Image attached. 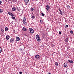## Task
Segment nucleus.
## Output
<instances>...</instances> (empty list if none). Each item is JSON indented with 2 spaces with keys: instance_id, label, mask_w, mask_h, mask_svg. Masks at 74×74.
<instances>
[{
  "instance_id": "24",
  "label": "nucleus",
  "mask_w": 74,
  "mask_h": 74,
  "mask_svg": "<svg viewBox=\"0 0 74 74\" xmlns=\"http://www.w3.org/2000/svg\"><path fill=\"white\" fill-rule=\"evenodd\" d=\"M3 12V10L2 9H0V13H1Z\"/></svg>"
},
{
  "instance_id": "9",
  "label": "nucleus",
  "mask_w": 74,
  "mask_h": 74,
  "mask_svg": "<svg viewBox=\"0 0 74 74\" xmlns=\"http://www.w3.org/2000/svg\"><path fill=\"white\" fill-rule=\"evenodd\" d=\"M59 11H60V12L59 13L60 14V15H62L63 14V12L60 9H59Z\"/></svg>"
},
{
  "instance_id": "1",
  "label": "nucleus",
  "mask_w": 74,
  "mask_h": 74,
  "mask_svg": "<svg viewBox=\"0 0 74 74\" xmlns=\"http://www.w3.org/2000/svg\"><path fill=\"white\" fill-rule=\"evenodd\" d=\"M36 37L38 41H41L40 38L39 37V35H38V34H37L36 36Z\"/></svg>"
},
{
  "instance_id": "17",
  "label": "nucleus",
  "mask_w": 74,
  "mask_h": 74,
  "mask_svg": "<svg viewBox=\"0 0 74 74\" xmlns=\"http://www.w3.org/2000/svg\"><path fill=\"white\" fill-rule=\"evenodd\" d=\"M69 40V39H68V38H66L65 39V41L66 42H68V41Z\"/></svg>"
},
{
  "instance_id": "3",
  "label": "nucleus",
  "mask_w": 74,
  "mask_h": 74,
  "mask_svg": "<svg viewBox=\"0 0 74 74\" xmlns=\"http://www.w3.org/2000/svg\"><path fill=\"white\" fill-rule=\"evenodd\" d=\"M23 21V23H24V24H25V23H26L27 22L26 18V17H24V18Z\"/></svg>"
},
{
  "instance_id": "18",
  "label": "nucleus",
  "mask_w": 74,
  "mask_h": 74,
  "mask_svg": "<svg viewBox=\"0 0 74 74\" xmlns=\"http://www.w3.org/2000/svg\"><path fill=\"white\" fill-rule=\"evenodd\" d=\"M5 30L6 31V32H7V31H8V28L6 27L5 28Z\"/></svg>"
},
{
  "instance_id": "35",
  "label": "nucleus",
  "mask_w": 74,
  "mask_h": 74,
  "mask_svg": "<svg viewBox=\"0 0 74 74\" xmlns=\"http://www.w3.org/2000/svg\"><path fill=\"white\" fill-rule=\"evenodd\" d=\"M48 74H51V73H48Z\"/></svg>"
},
{
  "instance_id": "2",
  "label": "nucleus",
  "mask_w": 74,
  "mask_h": 74,
  "mask_svg": "<svg viewBox=\"0 0 74 74\" xmlns=\"http://www.w3.org/2000/svg\"><path fill=\"white\" fill-rule=\"evenodd\" d=\"M29 30L30 32L31 33L33 34L34 33V30L33 29L29 28Z\"/></svg>"
},
{
  "instance_id": "10",
  "label": "nucleus",
  "mask_w": 74,
  "mask_h": 74,
  "mask_svg": "<svg viewBox=\"0 0 74 74\" xmlns=\"http://www.w3.org/2000/svg\"><path fill=\"white\" fill-rule=\"evenodd\" d=\"M16 40V41H19V40H20V38L18 37H17Z\"/></svg>"
},
{
  "instance_id": "6",
  "label": "nucleus",
  "mask_w": 74,
  "mask_h": 74,
  "mask_svg": "<svg viewBox=\"0 0 74 74\" xmlns=\"http://www.w3.org/2000/svg\"><path fill=\"white\" fill-rule=\"evenodd\" d=\"M8 14H9V15H10L11 16H14V15L13 14H12L10 12H8Z\"/></svg>"
},
{
  "instance_id": "19",
  "label": "nucleus",
  "mask_w": 74,
  "mask_h": 74,
  "mask_svg": "<svg viewBox=\"0 0 74 74\" xmlns=\"http://www.w3.org/2000/svg\"><path fill=\"white\" fill-rule=\"evenodd\" d=\"M31 18H32V19H34V16L32 15L31 16Z\"/></svg>"
},
{
  "instance_id": "33",
  "label": "nucleus",
  "mask_w": 74,
  "mask_h": 74,
  "mask_svg": "<svg viewBox=\"0 0 74 74\" xmlns=\"http://www.w3.org/2000/svg\"><path fill=\"white\" fill-rule=\"evenodd\" d=\"M19 73H20V74H22V72H19Z\"/></svg>"
},
{
  "instance_id": "16",
  "label": "nucleus",
  "mask_w": 74,
  "mask_h": 74,
  "mask_svg": "<svg viewBox=\"0 0 74 74\" xmlns=\"http://www.w3.org/2000/svg\"><path fill=\"white\" fill-rule=\"evenodd\" d=\"M23 30L24 31H26L27 30L26 29L25 27H23L22 28Z\"/></svg>"
},
{
  "instance_id": "5",
  "label": "nucleus",
  "mask_w": 74,
  "mask_h": 74,
  "mask_svg": "<svg viewBox=\"0 0 74 74\" xmlns=\"http://www.w3.org/2000/svg\"><path fill=\"white\" fill-rule=\"evenodd\" d=\"M49 8H50V7H49V5H47L46 6V9L47 10H49Z\"/></svg>"
},
{
  "instance_id": "29",
  "label": "nucleus",
  "mask_w": 74,
  "mask_h": 74,
  "mask_svg": "<svg viewBox=\"0 0 74 74\" xmlns=\"http://www.w3.org/2000/svg\"><path fill=\"white\" fill-rule=\"evenodd\" d=\"M41 14L42 15V16H44V14L42 12L41 13Z\"/></svg>"
},
{
  "instance_id": "32",
  "label": "nucleus",
  "mask_w": 74,
  "mask_h": 74,
  "mask_svg": "<svg viewBox=\"0 0 74 74\" xmlns=\"http://www.w3.org/2000/svg\"><path fill=\"white\" fill-rule=\"evenodd\" d=\"M2 3V1H0V4H1Z\"/></svg>"
},
{
  "instance_id": "26",
  "label": "nucleus",
  "mask_w": 74,
  "mask_h": 74,
  "mask_svg": "<svg viewBox=\"0 0 74 74\" xmlns=\"http://www.w3.org/2000/svg\"><path fill=\"white\" fill-rule=\"evenodd\" d=\"M33 10H34V8H32L31 9V11L32 12V11H33Z\"/></svg>"
},
{
  "instance_id": "4",
  "label": "nucleus",
  "mask_w": 74,
  "mask_h": 74,
  "mask_svg": "<svg viewBox=\"0 0 74 74\" xmlns=\"http://www.w3.org/2000/svg\"><path fill=\"white\" fill-rule=\"evenodd\" d=\"M10 42L11 43H12V42H14V39L11 38L10 40Z\"/></svg>"
},
{
  "instance_id": "37",
  "label": "nucleus",
  "mask_w": 74,
  "mask_h": 74,
  "mask_svg": "<svg viewBox=\"0 0 74 74\" xmlns=\"http://www.w3.org/2000/svg\"><path fill=\"white\" fill-rule=\"evenodd\" d=\"M66 73H67V71H66Z\"/></svg>"
},
{
  "instance_id": "28",
  "label": "nucleus",
  "mask_w": 74,
  "mask_h": 74,
  "mask_svg": "<svg viewBox=\"0 0 74 74\" xmlns=\"http://www.w3.org/2000/svg\"><path fill=\"white\" fill-rule=\"evenodd\" d=\"M65 26H66V27H65L66 28H67V27H69V25H66Z\"/></svg>"
},
{
  "instance_id": "12",
  "label": "nucleus",
  "mask_w": 74,
  "mask_h": 74,
  "mask_svg": "<svg viewBox=\"0 0 74 74\" xmlns=\"http://www.w3.org/2000/svg\"><path fill=\"white\" fill-rule=\"evenodd\" d=\"M39 57H40V56L38 55H37L35 56V58L36 59H38Z\"/></svg>"
},
{
  "instance_id": "36",
  "label": "nucleus",
  "mask_w": 74,
  "mask_h": 74,
  "mask_svg": "<svg viewBox=\"0 0 74 74\" xmlns=\"http://www.w3.org/2000/svg\"><path fill=\"white\" fill-rule=\"evenodd\" d=\"M20 50H21V51H22V49H20Z\"/></svg>"
},
{
  "instance_id": "38",
  "label": "nucleus",
  "mask_w": 74,
  "mask_h": 74,
  "mask_svg": "<svg viewBox=\"0 0 74 74\" xmlns=\"http://www.w3.org/2000/svg\"><path fill=\"white\" fill-rule=\"evenodd\" d=\"M25 25H26V24Z\"/></svg>"
},
{
  "instance_id": "8",
  "label": "nucleus",
  "mask_w": 74,
  "mask_h": 74,
  "mask_svg": "<svg viewBox=\"0 0 74 74\" xmlns=\"http://www.w3.org/2000/svg\"><path fill=\"white\" fill-rule=\"evenodd\" d=\"M24 1L25 3H27L29 1V0H24Z\"/></svg>"
},
{
  "instance_id": "21",
  "label": "nucleus",
  "mask_w": 74,
  "mask_h": 74,
  "mask_svg": "<svg viewBox=\"0 0 74 74\" xmlns=\"http://www.w3.org/2000/svg\"><path fill=\"white\" fill-rule=\"evenodd\" d=\"M16 10L18 11H20V9H19V8H18V7H16Z\"/></svg>"
},
{
  "instance_id": "14",
  "label": "nucleus",
  "mask_w": 74,
  "mask_h": 74,
  "mask_svg": "<svg viewBox=\"0 0 74 74\" xmlns=\"http://www.w3.org/2000/svg\"><path fill=\"white\" fill-rule=\"evenodd\" d=\"M15 10H16V8H15L14 7L12 8V11H15Z\"/></svg>"
},
{
  "instance_id": "31",
  "label": "nucleus",
  "mask_w": 74,
  "mask_h": 74,
  "mask_svg": "<svg viewBox=\"0 0 74 74\" xmlns=\"http://www.w3.org/2000/svg\"><path fill=\"white\" fill-rule=\"evenodd\" d=\"M59 34H62V32L60 31H59Z\"/></svg>"
},
{
  "instance_id": "11",
  "label": "nucleus",
  "mask_w": 74,
  "mask_h": 74,
  "mask_svg": "<svg viewBox=\"0 0 74 74\" xmlns=\"http://www.w3.org/2000/svg\"><path fill=\"white\" fill-rule=\"evenodd\" d=\"M10 38V36H7L6 37V40H8Z\"/></svg>"
},
{
  "instance_id": "30",
  "label": "nucleus",
  "mask_w": 74,
  "mask_h": 74,
  "mask_svg": "<svg viewBox=\"0 0 74 74\" xmlns=\"http://www.w3.org/2000/svg\"><path fill=\"white\" fill-rule=\"evenodd\" d=\"M1 30L2 31V33H4V30H3V29L2 28L1 29Z\"/></svg>"
},
{
  "instance_id": "34",
  "label": "nucleus",
  "mask_w": 74,
  "mask_h": 74,
  "mask_svg": "<svg viewBox=\"0 0 74 74\" xmlns=\"http://www.w3.org/2000/svg\"><path fill=\"white\" fill-rule=\"evenodd\" d=\"M25 5H27V3H25Z\"/></svg>"
},
{
  "instance_id": "7",
  "label": "nucleus",
  "mask_w": 74,
  "mask_h": 74,
  "mask_svg": "<svg viewBox=\"0 0 74 74\" xmlns=\"http://www.w3.org/2000/svg\"><path fill=\"white\" fill-rule=\"evenodd\" d=\"M67 66V63H64V67H66Z\"/></svg>"
},
{
  "instance_id": "22",
  "label": "nucleus",
  "mask_w": 74,
  "mask_h": 74,
  "mask_svg": "<svg viewBox=\"0 0 74 74\" xmlns=\"http://www.w3.org/2000/svg\"><path fill=\"white\" fill-rule=\"evenodd\" d=\"M67 7L68 9H69L70 8V5H67Z\"/></svg>"
},
{
  "instance_id": "25",
  "label": "nucleus",
  "mask_w": 74,
  "mask_h": 74,
  "mask_svg": "<svg viewBox=\"0 0 74 74\" xmlns=\"http://www.w3.org/2000/svg\"><path fill=\"white\" fill-rule=\"evenodd\" d=\"M2 51V49L1 47H0V53H1V51Z\"/></svg>"
},
{
  "instance_id": "15",
  "label": "nucleus",
  "mask_w": 74,
  "mask_h": 74,
  "mask_svg": "<svg viewBox=\"0 0 74 74\" xmlns=\"http://www.w3.org/2000/svg\"><path fill=\"white\" fill-rule=\"evenodd\" d=\"M40 23H41L42 24H44V22L43 21V20H40Z\"/></svg>"
},
{
  "instance_id": "13",
  "label": "nucleus",
  "mask_w": 74,
  "mask_h": 74,
  "mask_svg": "<svg viewBox=\"0 0 74 74\" xmlns=\"http://www.w3.org/2000/svg\"><path fill=\"white\" fill-rule=\"evenodd\" d=\"M55 65H56V66H59V64H58V62H55Z\"/></svg>"
},
{
  "instance_id": "27",
  "label": "nucleus",
  "mask_w": 74,
  "mask_h": 74,
  "mask_svg": "<svg viewBox=\"0 0 74 74\" xmlns=\"http://www.w3.org/2000/svg\"><path fill=\"white\" fill-rule=\"evenodd\" d=\"M70 33H71V34H73V31H71L70 32Z\"/></svg>"
},
{
  "instance_id": "23",
  "label": "nucleus",
  "mask_w": 74,
  "mask_h": 74,
  "mask_svg": "<svg viewBox=\"0 0 74 74\" xmlns=\"http://www.w3.org/2000/svg\"><path fill=\"white\" fill-rule=\"evenodd\" d=\"M12 19H15V17L12 16Z\"/></svg>"
},
{
  "instance_id": "20",
  "label": "nucleus",
  "mask_w": 74,
  "mask_h": 74,
  "mask_svg": "<svg viewBox=\"0 0 74 74\" xmlns=\"http://www.w3.org/2000/svg\"><path fill=\"white\" fill-rule=\"evenodd\" d=\"M68 62H69V63H73V61L71 60H68Z\"/></svg>"
},
{
  "instance_id": "39",
  "label": "nucleus",
  "mask_w": 74,
  "mask_h": 74,
  "mask_svg": "<svg viewBox=\"0 0 74 74\" xmlns=\"http://www.w3.org/2000/svg\"><path fill=\"white\" fill-rule=\"evenodd\" d=\"M73 1H74V0H73Z\"/></svg>"
}]
</instances>
